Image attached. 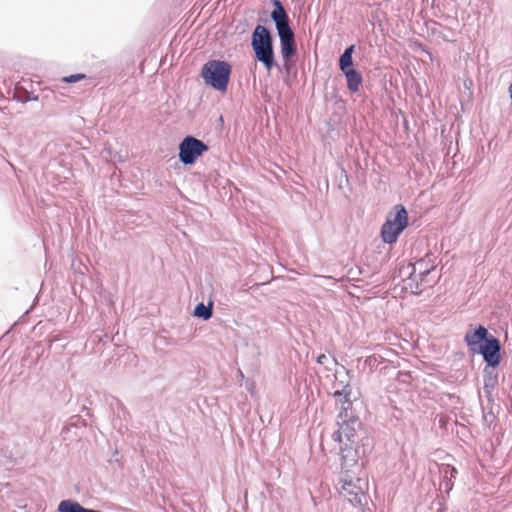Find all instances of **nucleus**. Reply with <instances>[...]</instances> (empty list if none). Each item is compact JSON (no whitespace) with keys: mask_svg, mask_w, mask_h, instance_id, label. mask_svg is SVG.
Here are the masks:
<instances>
[{"mask_svg":"<svg viewBox=\"0 0 512 512\" xmlns=\"http://www.w3.org/2000/svg\"><path fill=\"white\" fill-rule=\"evenodd\" d=\"M351 386L345 385L342 390H336L335 398L341 403V408L337 416L338 430L334 433V439L340 444L353 445L356 443L357 431L361 428V422L358 417L353 415L352 412V401Z\"/></svg>","mask_w":512,"mask_h":512,"instance_id":"nucleus-1","label":"nucleus"},{"mask_svg":"<svg viewBox=\"0 0 512 512\" xmlns=\"http://www.w3.org/2000/svg\"><path fill=\"white\" fill-rule=\"evenodd\" d=\"M274 9L271 12V19L274 21L280 39V51L288 68L287 62L296 53L294 32L289 25V17L280 0H272Z\"/></svg>","mask_w":512,"mask_h":512,"instance_id":"nucleus-2","label":"nucleus"},{"mask_svg":"<svg viewBox=\"0 0 512 512\" xmlns=\"http://www.w3.org/2000/svg\"><path fill=\"white\" fill-rule=\"evenodd\" d=\"M373 441L369 437L361 439V447L354 448L347 443L341 446V471L353 474H362L365 464L364 458L372 452Z\"/></svg>","mask_w":512,"mask_h":512,"instance_id":"nucleus-3","label":"nucleus"},{"mask_svg":"<svg viewBox=\"0 0 512 512\" xmlns=\"http://www.w3.org/2000/svg\"><path fill=\"white\" fill-rule=\"evenodd\" d=\"M340 495L353 506H362L366 500L367 479L361 474L340 472L338 479Z\"/></svg>","mask_w":512,"mask_h":512,"instance_id":"nucleus-4","label":"nucleus"},{"mask_svg":"<svg viewBox=\"0 0 512 512\" xmlns=\"http://www.w3.org/2000/svg\"><path fill=\"white\" fill-rule=\"evenodd\" d=\"M251 46L256 59L263 64L267 71L277 66L273 50V39L266 27L262 25L256 26L252 34Z\"/></svg>","mask_w":512,"mask_h":512,"instance_id":"nucleus-5","label":"nucleus"},{"mask_svg":"<svg viewBox=\"0 0 512 512\" xmlns=\"http://www.w3.org/2000/svg\"><path fill=\"white\" fill-rule=\"evenodd\" d=\"M231 74V66L226 61L209 60L201 70L205 83L218 91H226Z\"/></svg>","mask_w":512,"mask_h":512,"instance_id":"nucleus-6","label":"nucleus"},{"mask_svg":"<svg viewBox=\"0 0 512 512\" xmlns=\"http://www.w3.org/2000/svg\"><path fill=\"white\" fill-rule=\"evenodd\" d=\"M395 214H389L386 221L381 227V237L384 243H395L400 234L408 225V212L403 205L394 207Z\"/></svg>","mask_w":512,"mask_h":512,"instance_id":"nucleus-7","label":"nucleus"},{"mask_svg":"<svg viewBox=\"0 0 512 512\" xmlns=\"http://www.w3.org/2000/svg\"><path fill=\"white\" fill-rule=\"evenodd\" d=\"M209 147L193 136H186L179 144V160L184 165H192Z\"/></svg>","mask_w":512,"mask_h":512,"instance_id":"nucleus-8","label":"nucleus"},{"mask_svg":"<svg viewBox=\"0 0 512 512\" xmlns=\"http://www.w3.org/2000/svg\"><path fill=\"white\" fill-rule=\"evenodd\" d=\"M501 345L500 341L493 335L484 342V344L477 350L475 354H481L484 361L491 368H495L500 364L501 361Z\"/></svg>","mask_w":512,"mask_h":512,"instance_id":"nucleus-9","label":"nucleus"},{"mask_svg":"<svg viewBox=\"0 0 512 512\" xmlns=\"http://www.w3.org/2000/svg\"><path fill=\"white\" fill-rule=\"evenodd\" d=\"M490 335L491 334L488 333V330L484 326L479 325L476 330L467 332L464 340L469 350L475 354Z\"/></svg>","mask_w":512,"mask_h":512,"instance_id":"nucleus-10","label":"nucleus"},{"mask_svg":"<svg viewBox=\"0 0 512 512\" xmlns=\"http://www.w3.org/2000/svg\"><path fill=\"white\" fill-rule=\"evenodd\" d=\"M440 473L443 476L440 486L444 488L446 492L451 491L454 485L453 479H455L458 474L457 469L449 464H442L440 467Z\"/></svg>","mask_w":512,"mask_h":512,"instance_id":"nucleus-11","label":"nucleus"},{"mask_svg":"<svg viewBox=\"0 0 512 512\" xmlns=\"http://www.w3.org/2000/svg\"><path fill=\"white\" fill-rule=\"evenodd\" d=\"M343 74L346 77L348 90L352 93L358 92L363 81L362 75L354 68L345 70Z\"/></svg>","mask_w":512,"mask_h":512,"instance_id":"nucleus-12","label":"nucleus"},{"mask_svg":"<svg viewBox=\"0 0 512 512\" xmlns=\"http://www.w3.org/2000/svg\"><path fill=\"white\" fill-rule=\"evenodd\" d=\"M58 512H101L99 510L88 509L74 500H62L57 507Z\"/></svg>","mask_w":512,"mask_h":512,"instance_id":"nucleus-13","label":"nucleus"},{"mask_svg":"<svg viewBox=\"0 0 512 512\" xmlns=\"http://www.w3.org/2000/svg\"><path fill=\"white\" fill-rule=\"evenodd\" d=\"M435 267L436 265L434 261H432L431 258L427 256L426 258L420 259L416 262V264L413 266V273L418 270L419 277L427 281V276L432 270L435 269Z\"/></svg>","mask_w":512,"mask_h":512,"instance_id":"nucleus-14","label":"nucleus"},{"mask_svg":"<svg viewBox=\"0 0 512 512\" xmlns=\"http://www.w3.org/2000/svg\"><path fill=\"white\" fill-rule=\"evenodd\" d=\"M415 273L411 274V277L408 279V282L405 286L407 290H410L413 294H420L422 291H424L427 287L431 286V283L429 281H425L422 278H420V281H416L413 277Z\"/></svg>","mask_w":512,"mask_h":512,"instance_id":"nucleus-15","label":"nucleus"},{"mask_svg":"<svg viewBox=\"0 0 512 512\" xmlns=\"http://www.w3.org/2000/svg\"><path fill=\"white\" fill-rule=\"evenodd\" d=\"M355 46L350 45L348 46L344 52L341 54L339 58V68L342 72H345V70L352 69L353 65V52H354Z\"/></svg>","mask_w":512,"mask_h":512,"instance_id":"nucleus-16","label":"nucleus"},{"mask_svg":"<svg viewBox=\"0 0 512 512\" xmlns=\"http://www.w3.org/2000/svg\"><path fill=\"white\" fill-rule=\"evenodd\" d=\"M212 303L210 302L208 305L204 303H199L194 309V316L198 318H202L203 320H208L212 317Z\"/></svg>","mask_w":512,"mask_h":512,"instance_id":"nucleus-17","label":"nucleus"},{"mask_svg":"<svg viewBox=\"0 0 512 512\" xmlns=\"http://www.w3.org/2000/svg\"><path fill=\"white\" fill-rule=\"evenodd\" d=\"M494 368L488 369L487 367L484 369L485 373V386H491L493 387L497 382V374H492Z\"/></svg>","mask_w":512,"mask_h":512,"instance_id":"nucleus-18","label":"nucleus"},{"mask_svg":"<svg viewBox=\"0 0 512 512\" xmlns=\"http://www.w3.org/2000/svg\"><path fill=\"white\" fill-rule=\"evenodd\" d=\"M84 77H85V75H83V74H73L68 77H65L63 80L67 83H74V82H77V81L83 79Z\"/></svg>","mask_w":512,"mask_h":512,"instance_id":"nucleus-19","label":"nucleus"},{"mask_svg":"<svg viewBox=\"0 0 512 512\" xmlns=\"http://www.w3.org/2000/svg\"><path fill=\"white\" fill-rule=\"evenodd\" d=\"M345 385H349L350 386L348 381H344V380L337 381L336 383H334V386H333L334 392H336V390H338V389L342 390L343 386H345ZM333 395L335 396V393H333Z\"/></svg>","mask_w":512,"mask_h":512,"instance_id":"nucleus-20","label":"nucleus"},{"mask_svg":"<svg viewBox=\"0 0 512 512\" xmlns=\"http://www.w3.org/2000/svg\"><path fill=\"white\" fill-rule=\"evenodd\" d=\"M316 361L320 365H325L326 363L329 362V358L325 354H320V355H318Z\"/></svg>","mask_w":512,"mask_h":512,"instance_id":"nucleus-21","label":"nucleus"},{"mask_svg":"<svg viewBox=\"0 0 512 512\" xmlns=\"http://www.w3.org/2000/svg\"><path fill=\"white\" fill-rule=\"evenodd\" d=\"M509 93H510V98H511V102H512V84L509 86Z\"/></svg>","mask_w":512,"mask_h":512,"instance_id":"nucleus-22","label":"nucleus"}]
</instances>
